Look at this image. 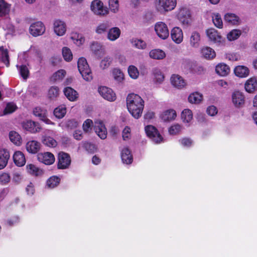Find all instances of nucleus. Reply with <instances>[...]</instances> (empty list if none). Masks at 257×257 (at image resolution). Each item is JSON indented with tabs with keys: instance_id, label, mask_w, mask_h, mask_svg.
I'll return each instance as SVG.
<instances>
[{
	"instance_id": "ddd939ff",
	"label": "nucleus",
	"mask_w": 257,
	"mask_h": 257,
	"mask_svg": "<svg viewBox=\"0 0 257 257\" xmlns=\"http://www.w3.org/2000/svg\"><path fill=\"white\" fill-rule=\"evenodd\" d=\"M53 27L55 34L58 36H63L66 33L67 26L65 22L62 20L59 19L54 20Z\"/></svg>"
},
{
	"instance_id": "bf43d9fd",
	"label": "nucleus",
	"mask_w": 257,
	"mask_h": 257,
	"mask_svg": "<svg viewBox=\"0 0 257 257\" xmlns=\"http://www.w3.org/2000/svg\"><path fill=\"white\" fill-rule=\"evenodd\" d=\"M62 55L64 60L67 62L72 60L73 58L71 50L68 47H65L62 49Z\"/></svg>"
},
{
	"instance_id": "c03bdc74",
	"label": "nucleus",
	"mask_w": 257,
	"mask_h": 257,
	"mask_svg": "<svg viewBox=\"0 0 257 257\" xmlns=\"http://www.w3.org/2000/svg\"><path fill=\"white\" fill-rule=\"evenodd\" d=\"M0 53L2 61L8 67L10 64L8 50L7 49H5L3 46H1L0 47Z\"/></svg>"
},
{
	"instance_id": "ea45409f",
	"label": "nucleus",
	"mask_w": 257,
	"mask_h": 257,
	"mask_svg": "<svg viewBox=\"0 0 257 257\" xmlns=\"http://www.w3.org/2000/svg\"><path fill=\"white\" fill-rule=\"evenodd\" d=\"M203 99L202 95L197 92L192 93L188 96V101L191 103H199Z\"/></svg>"
},
{
	"instance_id": "3c124183",
	"label": "nucleus",
	"mask_w": 257,
	"mask_h": 257,
	"mask_svg": "<svg viewBox=\"0 0 257 257\" xmlns=\"http://www.w3.org/2000/svg\"><path fill=\"white\" fill-rule=\"evenodd\" d=\"M109 27V24L108 22L100 23L96 27L95 32L98 34H103L107 31Z\"/></svg>"
},
{
	"instance_id": "f03ea898",
	"label": "nucleus",
	"mask_w": 257,
	"mask_h": 257,
	"mask_svg": "<svg viewBox=\"0 0 257 257\" xmlns=\"http://www.w3.org/2000/svg\"><path fill=\"white\" fill-rule=\"evenodd\" d=\"M177 4V0H155L154 3L156 11L161 14L174 10Z\"/></svg>"
},
{
	"instance_id": "a19ab883",
	"label": "nucleus",
	"mask_w": 257,
	"mask_h": 257,
	"mask_svg": "<svg viewBox=\"0 0 257 257\" xmlns=\"http://www.w3.org/2000/svg\"><path fill=\"white\" fill-rule=\"evenodd\" d=\"M239 20V18L234 14L228 13L224 16V21L231 25H237Z\"/></svg>"
},
{
	"instance_id": "5701e85b",
	"label": "nucleus",
	"mask_w": 257,
	"mask_h": 257,
	"mask_svg": "<svg viewBox=\"0 0 257 257\" xmlns=\"http://www.w3.org/2000/svg\"><path fill=\"white\" fill-rule=\"evenodd\" d=\"M172 85L178 89L184 87L186 84L185 80L178 74H173L170 78Z\"/></svg>"
},
{
	"instance_id": "4be33fe9",
	"label": "nucleus",
	"mask_w": 257,
	"mask_h": 257,
	"mask_svg": "<svg viewBox=\"0 0 257 257\" xmlns=\"http://www.w3.org/2000/svg\"><path fill=\"white\" fill-rule=\"evenodd\" d=\"M244 89L248 93H253L257 90V78L251 77L244 84Z\"/></svg>"
},
{
	"instance_id": "20e7f679",
	"label": "nucleus",
	"mask_w": 257,
	"mask_h": 257,
	"mask_svg": "<svg viewBox=\"0 0 257 257\" xmlns=\"http://www.w3.org/2000/svg\"><path fill=\"white\" fill-rule=\"evenodd\" d=\"M77 66L83 79L86 81L90 82L93 79V75L86 59L84 57L80 58L77 62Z\"/></svg>"
},
{
	"instance_id": "6e6552de",
	"label": "nucleus",
	"mask_w": 257,
	"mask_h": 257,
	"mask_svg": "<svg viewBox=\"0 0 257 257\" xmlns=\"http://www.w3.org/2000/svg\"><path fill=\"white\" fill-rule=\"evenodd\" d=\"M22 127L31 134H37L41 131L42 127L38 122L27 120L23 122Z\"/></svg>"
},
{
	"instance_id": "c756f323",
	"label": "nucleus",
	"mask_w": 257,
	"mask_h": 257,
	"mask_svg": "<svg viewBox=\"0 0 257 257\" xmlns=\"http://www.w3.org/2000/svg\"><path fill=\"white\" fill-rule=\"evenodd\" d=\"M120 34V30L118 27H113L108 30L107 38L110 41H114L119 37Z\"/></svg>"
},
{
	"instance_id": "e433bc0d",
	"label": "nucleus",
	"mask_w": 257,
	"mask_h": 257,
	"mask_svg": "<svg viewBox=\"0 0 257 257\" xmlns=\"http://www.w3.org/2000/svg\"><path fill=\"white\" fill-rule=\"evenodd\" d=\"M64 93L66 97L70 101L76 100L78 97V93L71 87H67L64 89Z\"/></svg>"
},
{
	"instance_id": "2f4dec72",
	"label": "nucleus",
	"mask_w": 257,
	"mask_h": 257,
	"mask_svg": "<svg viewBox=\"0 0 257 257\" xmlns=\"http://www.w3.org/2000/svg\"><path fill=\"white\" fill-rule=\"evenodd\" d=\"M9 137L11 142L17 146H20L22 144V138L21 135L16 131L10 132Z\"/></svg>"
},
{
	"instance_id": "bb28decb",
	"label": "nucleus",
	"mask_w": 257,
	"mask_h": 257,
	"mask_svg": "<svg viewBox=\"0 0 257 257\" xmlns=\"http://www.w3.org/2000/svg\"><path fill=\"white\" fill-rule=\"evenodd\" d=\"M249 69L245 66L238 65L234 69V73L235 76L239 78H245L249 75Z\"/></svg>"
},
{
	"instance_id": "de8ad7c7",
	"label": "nucleus",
	"mask_w": 257,
	"mask_h": 257,
	"mask_svg": "<svg viewBox=\"0 0 257 257\" xmlns=\"http://www.w3.org/2000/svg\"><path fill=\"white\" fill-rule=\"evenodd\" d=\"M131 43L133 46L139 49H145L147 47L146 43L141 39H133Z\"/></svg>"
},
{
	"instance_id": "f704fd0d",
	"label": "nucleus",
	"mask_w": 257,
	"mask_h": 257,
	"mask_svg": "<svg viewBox=\"0 0 257 257\" xmlns=\"http://www.w3.org/2000/svg\"><path fill=\"white\" fill-rule=\"evenodd\" d=\"M10 158V154L5 149H0V170L4 169L7 165Z\"/></svg>"
},
{
	"instance_id": "f3484780",
	"label": "nucleus",
	"mask_w": 257,
	"mask_h": 257,
	"mask_svg": "<svg viewBox=\"0 0 257 257\" xmlns=\"http://www.w3.org/2000/svg\"><path fill=\"white\" fill-rule=\"evenodd\" d=\"M206 33L210 41L218 45L223 43V40L222 37L215 29L213 28L208 29L206 30Z\"/></svg>"
},
{
	"instance_id": "b1692460",
	"label": "nucleus",
	"mask_w": 257,
	"mask_h": 257,
	"mask_svg": "<svg viewBox=\"0 0 257 257\" xmlns=\"http://www.w3.org/2000/svg\"><path fill=\"white\" fill-rule=\"evenodd\" d=\"M40 148L41 144L36 140L29 141L26 144V150L31 154H36Z\"/></svg>"
},
{
	"instance_id": "1a4fd4ad",
	"label": "nucleus",
	"mask_w": 257,
	"mask_h": 257,
	"mask_svg": "<svg viewBox=\"0 0 257 257\" xmlns=\"http://www.w3.org/2000/svg\"><path fill=\"white\" fill-rule=\"evenodd\" d=\"M157 35L161 39L165 40L169 36V31L167 25L163 22H158L154 26Z\"/></svg>"
},
{
	"instance_id": "8fccbe9b",
	"label": "nucleus",
	"mask_w": 257,
	"mask_h": 257,
	"mask_svg": "<svg viewBox=\"0 0 257 257\" xmlns=\"http://www.w3.org/2000/svg\"><path fill=\"white\" fill-rule=\"evenodd\" d=\"M129 76L133 79H137L139 76V71L138 68L134 65H130L127 68Z\"/></svg>"
},
{
	"instance_id": "393cba45",
	"label": "nucleus",
	"mask_w": 257,
	"mask_h": 257,
	"mask_svg": "<svg viewBox=\"0 0 257 257\" xmlns=\"http://www.w3.org/2000/svg\"><path fill=\"white\" fill-rule=\"evenodd\" d=\"M201 41L200 34L196 31L191 33L189 39V43L192 48H197L199 47Z\"/></svg>"
},
{
	"instance_id": "aec40b11",
	"label": "nucleus",
	"mask_w": 257,
	"mask_h": 257,
	"mask_svg": "<svg viewBox=\"0 0 257 257\" xmlns=\"http://www.w3.org/2000/svg\"><path fill=\"white\" fill-rule=\"evenodd\" d=\"M193 116L192 111L188 108H185L182 111L181 119L186 126L189 127L192 124Z\"/></svg>"
},
{
	"instance_id": "dca6fc26",
	"label": "nucleus",
	"mask_w": 257,
	"mask_h": 257,
	"mask_svg": "<svg viewBox=\"0 0 257 257\" xmlns=\"http://www.w3.org/2000/svg\"><path fill=\"white\" fill-rule=\"evenodd\" d=\"M71 163V159L69 155L64 152H60L58 154V168L61 169L67 168Z\"/></svg>"
},
{
	"instance_id": "052dcab7",
	"label": "nucleus",
	"mask_w": 257,
	"mask_h": 257,
	"mask_svg": "<svg viewBox=\"0 0 257 257\" xmlns=\"http://www.w3.org/2000/svg\"><path fill=\"white\" fill-rule=\"evenodd\" d=\"M93 121L90 119H87L83 123L82 128L85 133H89L93 126Z\"/></svg>"
},
{
	"instance_id": "338daca9",
	"label": "nucleus",
	"mask_w": 257,
	"mask_h": 257,
	"mask_svg": "<svg viewBox=\"0 0 257 257\" xmlns=\"http://www.w3.org/2000/svg\"><path fill=\"white\" fill-rule=\"evenodd\" d=\"M3 28L7 32L6 35H13L15 33V27L11 23L6 24L3 27Z\"/></svg>"
},
{
	"instance_id": "603ef678",
	"label": "nucleus",
	"mask_w": 257,
	"mask_h": 257,
	"mask_svg": "<svg viewBox=\"0 0 257 257\" xmlns=\"http://www.w3.org/2000/svg\"><path fill=\"white\" fill-rule=\"evenodd\" d=\"M112 63V58L109 56L104 57L100 62L99 67L102 70L107 69Z\"/></svg>"
},
{
	"instance_id": "423d86ee",
	"label": "nucleus",
	"mask_w": 257,
	"mask_h": 257,
	"mask_svg": "<svg viewBox=\"0 0 257 257\" xmlns=\"http://www.w3.org/2000/svg\"><path fill=\"white\" fill-rule=\"evenodd\" d=\"M91 11L96 15L104 16L109 14L107 8L104 7L103 2L100 0H93L90 5Z\"/></svg>"
},
{
	"instance_id": "4c0bfd02",
	"label": "nucleus",
	"mask_w": 257,
	"mask_h": 257,
	"mask_svg": "<svg viewBox=\"0 0 257 257\" xmlns=\"http://www.w3.org/2000/svg\"><path fill=\"white\" fill-rule=\"evenodd\" d=\"M70 38L77 46L81 45L85 41L84 38L81 35L75 32L71 33Z\"/></svg>"
},
{
	"instance_id": "0eeeda50",
	"label": "nucleus",
	"mask_w": 257,
	"mask_h": 257,
	"mask_svg": "<svg viewBox=\"0 0 257 257\" xmlns=\"http://www.w3.org/2000/svg\"><path fill=\"white\" fill-rule=\"evenodd\" d=\"M55 135L54 131L51 130H46L43 132L42 137V142L43 144L49 147L54 148L57 145L56 141L53 138Z\"/></svg>"
},
{
	"instance_id": "6ab92c4d",
	"label": "nucleus",
	"mask_w": 257,
	"mask_h": 257,
	"mask_svg": "<svg viewBox=\"0 0 257 257\" xmlns=\"http://www.w3.org/2000/svg\"><path fill=\"white\" fill-rule=\"evenodd\" d=\"M177 116L176 111L174 109H168L163 111L161 115V119L167 122H170L176 119Z\"/></svg>"
},
{
	"instance_id": "13d9d810",
	"label": "nucleus",
	"mask_w": 257,
	"mask_h": 257,
	"mask_svg": "<svg viewBox=\"0 0 257 257\" xmlns=\"http://www.w3.org/2000/svg\"><path fill=\"white\" fill-rule=\"evenodd\" d=\"M182 126L179 123H175L171 125L169 128V133L171 135L178 134L182 130Z\"/></svg>"
},
{
	"instance_id": "72a5a7b5",
	"label": "nucleus",
	"mask_w": 257,
	"mask_h": 257,
	"mask_svg": "<svg viewBox=\"0 0 257 257\" xmlns=\"http://www.w3.org/2000/svg\"><path fill=\"white\" fill-rule=\"evenodd\" d=\"M215 71L220 76H225L229 73L230 68L224 63H219L216 65Z\"/></svg>"
},
{
	"instance_id": "864d4df0",
	"label": "nucleus",
	"mask_w": 257,
	"mask_h": 257,
	"mask_svg": "<svg viewBox=\"0 0 257 257\" xmlns=\"http://www.w3.org/2000/svg\"><path fill=\"white\" fill-rule=\"evenodd\" d=\"M66 74V72L64 70H59L53 74L51 77V80L53 81H60L64 78Z\"/></svg>"
},
{
	"instance_id": "58836bf2",
	"label": "nucleus",
	"mask_w": 257,
	"mask_h": 257,
	"mask_svg": "<svg viewBox=\"0 0 257 257\" xmlns=\"http://www.w3.org/2000/svg\"><path fill=\"white\" fill-rule=\"evenodd\" d=\"M108 11L113 14L118 13L119 11V3L118 0H108Z\"/></svg>"
},
{
	"instance_id": "39448f33",
	"label": "nucleus",
	"mask_w": 257,
	"mask_h": 257,
	"mask_svg": "<svg viewBox=\"0 0 257 257\" xmlns=\"http://www.w3.org/2000/svg\"><path fill=\"white\" fill-rule=\"evenodd\" d=\"M145 130L147 136L155 144H160L163 142L162 136L155 126L148 125L145 127Z\"/></svg>"
},
{
	"instance_id": "774afa93",
	"label": "nucleus",
	"mask_w": 257,
	"mask_h": 257,
	"mask_svg": "<svg viewBox=\"0 0 257 257\" xmlns=\"http://www.w3.org/2000/svg\"><path fill=\"white\" fill-rule=\"evenodd\" d=\"M181 145L184 147H190L193 144V141L188 138H184L179 140Z\"/></svg>"
},
{
	"instance_id": "79ce46f5",
	"label": "nucleus",
	"mask_w": 257,
	"mask_h": 257,
	"mask_svg": "<svg viewBox=\"0 0 257 257\" xmlns=\"http://www.w3.org/2000/svg\"><path fill=\"white\" fill-rule=\"evenodd\" d=\"M154 80L156 84L162 83L164 80V76L161 70L155 68L153 70Z\"/></svg>"
},
{
	"instance_id": "7c9ffc66",
	"label": "nucleus",
	"mask_w": 257,
	"mask_h": 257,
	"mask_svg": "<svg viewBox=\"0 0 257 257\" xmlns=\"http://www.w3.org/2000/svg\"><path fill=\"white\" fill-rule=\"evenodd\" d=\"M11 4L5 0H0V17L8 15L11 11Z\"/></svg>"
},
{
	"instance_id": "f8f14e48",
	"label": "nucleus",
	"mask_w": 257,
	"mask_h": 257,
	"mask_svg": "<svg viewBox=\"0 0 257 257\" xmlns=\"http://www.w3.org/2000/svg\"><path fill=\"white\" fill-rule=\"evenodd\" d=\"M33 114L46 124L52 125L55 124L47 117V110L43 107H36L33 109Z\"/></svg>"
},
{
	"instance_id": "7ed1b4c3",
	"label": "nucleus",
	"mask_w": 257,
	"mask_h": 257,
	"mask_svg": "<svg viewBox=\"0 0 257 257\" xmlns=\"http://www.w3.org/2000/svg\"><path fill=\"white\" fill-rule=\"evenodd\" d=\"M176 16L181 24L187 27L190 26L192 22L191 11L189 8L182 7L176 12Z\"/></svg>"
},
{
	"instance_id": "e2e57ef3",
	"label": "nucleus",
	"mask_w": 257,
	"mask_h": 257,
	"mask_svg": "<svg viewBox=\"0 0 257 257\" xmlns=\"http://www.w3.org/2000/svg\"><path fill=\"white\" fill-rule=\"evenodd\" d=\"M48 96L50 98H54L59 95V89L56 86L51 87L48 91Z\"/></svg>"
},
{
	"instance_id": "69168bd1",
	"label": "nucleus",
	"mask_w": 257,
	"mask_h": 257,
	"mask_svg": "<svg viewBox=\"0 0 257 257\" xmlns=\"http://www.w3.org/2000/svg\"><path fill=\"white\" fill-rule=\"evenodd\" d=\"M10 176L7 173L0 174V183L2 185H6L10 181Z\"/></svg>"
},
{
	"instance_id": "5fc2aeb1",
	"label": "nucleus",
	"mask_w": 257,
	"mask_h": 257,
	"mask_svg": "<svg viewBox=\"0 0 257 257\" xmlns=\"http://www.w3.org/2000/svg\"><path fill=\"white\" fill-rule=\"evenodd\" d=\"M241 34L239 30L234 29L231 31L227 35V39L230 41H234L238 39Z\"/></svg>"
},
{
	"instance_id": "cd10ccee",
	"label": "nucleus",
	"mask_w": 257,
	"mask_h": 257,
	"mask_svg": "<svg viewBox=\"0 0 257 257\" xmlns=\"http://www.w3.org/2000/svg\"><path fill=\"white\" fill-rule=\"evenodd\" d=\"M13 160L15 164L18 167H22L26 163L25 155L20 151L15 152L13 155Z\"/></svg>"
},
{
	"instance_id": "680f3d73",
	"label": "nucleus",
	"mask_w": 257,
	"mask_h": 257,
	"mask_svg": "<svg viewBox=\"0 0 257 257\" xmlns=\"http://www.w3.org/2000/svg\"><path fill=\"white\" fill-rule=\"evenodd\" d=\"M81 145L82 147L89 153H94L96 150L95 146L90 143L86 142H82Z\"/></svg>"
},
{
	"instance_id": "2eb2a0df",
	"label": "nucleus",
	"mask_w": 257,
	"mask_h": 257,
	"mask_svg": "<svg viewBox=\"0 0 257 257\" xmlns=\"http://www.w3.org/2000/svg\"><path fill=\"white\" fill-rule=\"evenodd\" d=\"M94 129L97 136L102 140L107 137V130L102 120H96L94 122Z\"/></svg>"
},
{
	"instance_id": "c85d7f7f",
	"label": "nucleus",
	"mask_w": 257,
	"mask_h": 257,
	"mask_svg": "<svg viewBox=\"0 0 257 257\" xmlns=\"http://www.w3.org/2000/svg\"><path fill=\"white\" fill-rule=\"evenodd\" d=\"M121 158L123 163L130 164L133 162V156L128 148L124 147L121 151Z\"/></svg>"
},
{
	"instance_id": "4468645a",
	"label": "nucleus",
	"mask_w": 257,
	"mask_h": 257,
	"mask_svg": "<svg viewBox=\"0 0 257 257\" xmlns=\"http://www.w3.org/2000/svg\"><path fill=\"white\" fill-rule=\"evenodd\" d=\"M98 92L104 99L109 101H114L116 99L115 93L110 88L106 86H101L98 88Z\"/></svg>"
},
{
	"instance_id": "0e129e2a",
	"label": "nucleus",
	"mask_w": 257,
	"mask_h": 257,
	"mask_svg": "<svg viewBox=\"0 0 257 257\" xmlns=\"http://www.w3.org/2000/svg\"><path fill=\"white\" fill-rule=\"evenodd\" d=\"M225 58L230 61H236L240 59L239 54L236 53H228L225 55Z\"/></svg>"
},
{
	"instance_id": "4d7b16f0",
	"label": "nucleus",
	"mask_w": 257,
	"mask_h": 257,
	"mask_svg": "<svg viewBox=\"0 0 257 257\" xmlns=\"http://www.w3.org/2000/svg\"><path fill=\"white\" fill-rule=\"evenodd\" d=\"M17 68L19 69V73L21 76L25 79H27L29 74V71L28 67L25 65H17Z\"/></svg>"
},
{
	"instance_id": "c9c22d12",
	"label": "nucleus",
	"mask_w": 257,
	"mask_h": 257,
	"mask_svg": "<svg viewBox=\"0 0 257 257\" xmlns=\"http://www.w3.org/2000/svg\"><path fill=\"white\" fill-rule=\"evenodd\" d=\"M149 56L151 58L156 60H162L166 57L165 52L159 49H153L149 52Z\"/></svg>"
},
{
	"instance_id": "09e8293b",
	"label": "nucleus",
	"mask_w": 257,
	"mask_h": 257,
	"mask_svg": "<svg viewBox=\"0 0 257 257\" xmlns=\"http://www.w3.org/2000/svg\"><path fill=\"white\" fill-rule=\"evenodd\" d=\"M212 19L213 23L215 27L219 29L222 28L223 22L221 16L219 14H213L212 16Z\"/></svg>"
},
{
	"instance_id": "412c9836",
	"label": "nucleus",
	"mask_w": 257,
	"mask_h": 257,
	"mask_svg": "<svg viewBox=\"0 0 257 257\" xmlns=\"http://www.w3.org/2000/svg\"><path fill=\"white\" fill-rule=\"evenodd\" d=\"M38 159L40 162L47 165H50L54 163L55 160L53 154L50 152L38 154Z\"/></svg>"
},
{
	"instance_id": "9b49d317",
	"label": "nucleus",
	"mask_w": 257,
	"mask_h": 257,
	"mask_svg": "<svg viewBox=\"0 0 257 257\" xmlns=\"http://www.w3.org/2000/svg\"><path fill=\"white\" fill-rule=\"evenodd\" d=\"M45 31L46 28L44 24L40 21L32 23L29 28V32L34 37L42 35Z\"/></svg>"
},
{
	"instance_id": "a18cd8bd",
	"label": "nucleus",
	"mask_w": 257,
	"mask_h": 257,
	"mask_svg": "<svg viewBox=\"0 0 257 257\" xmlns=\"http://www.w3.org/2000/svg\"><path fill=\"white\" fill-rule=\"evenodd\" d=\"M112 74L114 80L118 82H121L124 79L123 73L118 68L113 69L112 70Z\"/></svg>"
},
{
	"instance_id": "a878e982",
	"label": "nucleus",
	"mask_w": 257,
	"mask_h": 257,
	"mask_svg": "<svg viewBox=\"0 0 257 257\" xmlns=\"http://www.w3.org/2000/svg\"><path fill=\"white\" fill-rule=\"evenodd\" d=\"M200 54L201 57L207 59L211 60L216 57L215 51L210 47H203L200 49Z\"/></svg>"
},
{
	"instance_id": "49530a36",
	"label": "nucleus",
	"mask_w": 257,
	"mask_h": 257,
	"mask_svg": "<svg viewBox=\"0 0 257 257\" xmlns=\"http://www.w3.org/2000/svg\"><path fill=\"white\" fill-rule=\"evenodd\" d=\"M17 108L16 105L13 102L8 103L3 112H0V116L10 114L14 112Z\"/></svg>"
},
{
	"instance_id": "9d476101",
	"label": "nucleus",
	"mask_w": 257,
	"mask_h": 257,
	"mask_svg": "<svg viewBox=\"0 0 257 257\" xmlns=\"http://www.w3.org/2000/svg\"><path fill=\"white\" fill-rule=\"evenodd\" d=\"M231 101L235 107H243L245 101L243 93L238 90L234 91L231 94Z\"/></svg>"
},
{
	"instance_id": "a211bd4d",
	"label": "nucleus",
	"mask_w": 257,
	"mask_h": 257,
	"mask_svg": "<svg viewBox=\"0 0 257 257\" xmlns=\"http://www.w3.org/2000/svg\"><path fill=\"white\" fill-rule=\"evenodd\" d=\"M171 37L174 42L177 44H181L184 38L182 29L179 27L173 28L171 31Z\"/></svg>"
},
{
	"instance_id": "473e14b6",
	"label": "nucleus",
	"mask_w": 257,
	"mask_h": 257,
	"mask_svg": "<svg viewBox=\"0 0 257 257\" xmlns=\"http://www.w3.org/2000/svg\"><path fill=\"white\" fill-rule=\"evenodd\" d=\"M26 170L29 174L35 176H40L44 174L42 169L32 164L26 166Z\"/></svg>"
},
{
	"instance_id": "37998d69",
	"label": "nucleus",
	"mask_w": 257,
	"mask_h": 257,
	"mask_svg": "<svg viewBox=\"0 0 257 257\" xmlns=\"http://www.w3.org/2000/svg\"><path fill=\"white\" fill-rule=\"evenodd\" d=\"M66 113V108L64 105H61L54 110V114L58 118H63Z\"/></svg>"
},
{
	"instance_id": "6e6d98bb",
	"label": "nucleus",
	"mask_w": 257,
	"mask_h": 257,
	"mask_svg": "<svg viewBox=\"0 0 257 257\" xmlns=\"http://www.w3.org/2000/svg\"><path fill=\"white\" fill-rule=\"evenodd\" d=\"M60 178L56 176L50 177L47 181V186L50 188H54L60 183Z\"/></svg>"
},
{
	"instance_id": "f257e3e1",
	"label": "nucleus",
	"mask_w": 257,
	"mask_h": 257,
	"mask_svg": "<svg viewBox=\"0 0 257 257\" xmlns=\"http://www.w3.org/2000/svg\"><path fill=\"white\" fill-rule=\"evenodd\" d=\"M126 107L128 112L136 119L140 118L144 108L145 102L139 95L129 94L126 98Z\"/></svg>"
}]
</instances>
